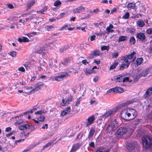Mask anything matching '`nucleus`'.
Here are the masks:
<instances>
[{"instance_id": "49530a36", "label": "nucleus", "mask_w": 152, "mask_h": 152, "mask_svg": "<svg viewBox=\"0 0 152 152\" xmlns=\"http://www.w3.org/2000/svg\"><path fill=\"white\" fill-rule=\"evenodd\" d=\"M54 28L53 26H47L45 27L46 30L48 31H51V30Z\"/></svg>"}, {"instance_id": "864d4df0", "label": "nucleus", "mask_w": 152, "mask_h": 152, "mask_svg": "<svg viewBox=\"0 0 152 152\" xmlns=\"http://www.w3.org/2000/svg\"><path fill=\"white\" fill-rule=\"evenodd\" d=\"M146 32L148 34H152V28H150L147 29Z\"/></svg>"}, {"instance_id": "412c9836", "label": "nucleus", "mask_w": 152, "mask_h": 152, "mask_svg": "<svg viewBox=\"0 0 152 152\" xmlns=\"http://www.w3.org/2000/svg\"><path fill=\"white\" fill-rule=\"evenodd\" d=\"M127 148L130 151H132L133 150L135 147V145L133 143H129L126 145Z\"/></svg>"}, {"instance_id": "5701e85b", "label": "nucleus", "mask_w": 152, "mask_h": 152, "mask_svg": "<svg viewBox=\"0 0 152 152\" xmlns=\"http://www.w3.org/2000/svg\"><path fill=\"white\" fill-rule=\"evenodd\" d=\"M95 132V130L94 129L91 128L89 132V133L88 138L89 139H90L93 136L94 132Z\"/></svg>"}, {"instance_id": "aec40b11", "label": "nucleus", "mask_w": 152, "mask_h": 152, "mask_svg": "<svg viewBox=\"0 0 152 152\" xmlns=\"http://www.w3.org/2000/svg\"><path fill=\"white\" fill-rule=\"evenodd\" d=\"M35 2V0H32L30 2H28L27 4V10H28L30 9L31 7L34 5Z\"/></svg>"}, {"instance_id": "0eeeda50", "label": "nucleus", "mask_w": 152, "mask_h": 152, "mask_svg": "<svg viewBox=\"0 0 152 152\" xmlns=\"http://www.w3.org/2000/svg\"><path fill=\"white\" fill-rule=\"evenodd\" d=\"M46 112V111H42V110H40L39 111H38L37 112L35 113V114H39V115L37 117V120L40 121L42 122L44 121L45 117L44 115H43L41 114L42 113H45Z\"/></svg>"}, {"instance_id": "b1692460", "label": "nucleus", "mask_w": 152, "mask_h": 152, "mask_svg": "<svg viewBox=\"0 0 152 152\" xmlns=\"http://www.w3.org/2000/svg\"><path fill=\"white\" fill-rule=\"evenodd\" d=\"M32 126H30L26 124L24 125L20 126L19 127V129L21 130H24V129H27L29 128V127L31 128L32 127Z\"/></svg>"}, {"instance_id": "a211bd4d", "label": "nucleus", "mask_w": 152, "mask_h": 152, "mask_svg": "<svg viewBox=\"0 0 152 152\" xmlns=\"http://www.w3.org/2000/svg\"><path fill=\"white\" fill-rule=\"evenodd\" d=\"M145 24L143 20H139L136 22V25L140 27H143L145 25Z\"/></svg>"}, {"instance_id": "c85d7f7f", "label": "nucleus", "mask_w": 152, "mask_h": 152, "mask_svg": "<svg viewBox=\"0 0 152 152\" xmlns=\"http://www.w3.org/2000/svg\"><path fill=\"white\" fill-rule=\"evenodd\" d=\"M135 4L134 3H130L128 4L127 7L128 8L134 9L136 7Z\"/></svg>"}, {"instance_id": "37998d69", "label": "nucleus", "mask_w": 152, "mask_h": 152, "mask_svg": "<svg viewBox=\"0 0 152 152\" xmlns=\"http://www.w3.org/2000/svg\"><path fill=\"white\" fill-rule=\"evenodd\" d=\"M52 144V142H49L47 143L43 147L42 149L44 150L45 148H48Z\"/></svg>"}, {"instance_id": "a19ab883", "label": "nucleus", "mask_w": 152, "mask_h": 152, "mask_svg": "<svg viewBox=\"0 0 152 152\" xmlns=\"http://www.w3.org/2000/svg\"><path fill=\"white\" fill-rule=\"evenodd\" d=\"M139 122L140 121L139 119H137L133 121L132 124L134 126H136L139 124Z\"/></svg>"}, {"instance_id": "c9c22d12", "label": "nucleus", "mask_w": 152, "mask_h": 152, "mask_svg": "<svg viewBox=\"0 0 152 152\" xmlns=\"http://www.w3.org/2000/svg\"><path fill=\"white\" fill-rule=\"evenodd\" d=\"M81 100L82 97H80L79 98H78L76 100L75 106H78L79 105L80 102Z\"/></svg>"}, {"instance_id": "052dcab7", "label": "nucleus", "mask_w": 152, "mask_h": 152, "mask_svg": "<svg viewBox=\"0 0 152 152\" xmlns=\"http://www.w3.org/2000/svg\"><path fill=\"white\" fill-rule=\"evenodd\" d=\"M18 70L19 71H21L22 72H24L25 69L23 67H20L18 69Z\"/></svg>"}, {"instance_id": "ea45409f", "label": "nucleus", "mask_w": 152, "mask_h": 152, "mask_svg": "<svg viewBox=\"0 0 152 152\" xmlns=\"http://www.w3.org/2000/svg\"><path fill=\"white\" fill-rule=\"evenodd\" d=\"M119 55V53L118 52H115L112 54V58H116Z\"/></svg>"}, {"instance_id": "774afa93", "label": "nucleus", "mask_w": 152, "mask_h": 152, "mask_svg": "<svg viewBox=\"0 0 152 152\" xmlns=\"http://www.w3.org/2000/svg\"><path fill=\"white\" fill-rule=\"evenodd\" d=\"M108 151L107 150H99L97 151L96 152H108Z\"/></svg>"}, {"instance_id": "79ce46f5", "label": "nucleus", "mask_w": 152, "mask_h": 152, "mask_svg": "<svg viewBox=\"0 0 152 152\" xmlns=\"http://www.w3.org/2000/svg\"><path fill=\"white\" fill-rule=\"evenodd\" d=\"M32 62L31 61L26 62L24 64V66H29L32 65Z\"/></svg>"}, {"instance_id": "2eb2a0df", "label": "nucleus", "mask_w": 152, "mask_h": 152, "mask_svg": "<svg viewBox=\"0 0 152 152\" xmlns=\"http://www.w3.org/2000/svg\"><path fill=\"white\" fill-rule=\"evenodd\" d=\"M84 7L82 6H80L75 9L74 10V12L75 13H80L84 11Z\"/></svg>"}, {"instance_id": "423d86ee", "label": "nucleus", "mask_w": 152, "mask_h": 152, "mask_svg": "<svg viewBox=\"0 0 152 152\" xmlns=\"http://www.w3.org/2000/svg\"><path fill=\"white\" fill-rule=\"evenodd\" d=\"M143 96L145 99H149L152 97V87L148 88Z\"/></svg>"}, {"instance_id": "f704fd0d", "label": "nucleus", "mask_w": 152, "mask_h": 152, "mask_svg": "<svg viewBox=\"0 0 152 152\" xmlns=\"http://www.w3.org/2000/svg\"><path fill=\"white\" fill-rule=\"evenodd\" d=\"M37 91H38V90L36 87L35 86L34 88L32 89L30 91H28V92H26V93H27L28 94H30L33 93Z\"/></svg>"}, {"instance_id": "a878e982", "label": "nucleus", "mask_w": 152, "mask_h": 152, "mask_svg": "<svg viewBox=\"0 0 152 152\" xmlns=\"http://www.w3.org/2000/svg\"><path fill=\"white\" fill-rule=\"evenodd\" d=\"M114 80L118 82H122L121 75H119L114 77Z\"/></svg>"}, {"instance_id": "9d476101", "label": "nucleus", "mask_w": 152, "mask_h": 152, "mask_svg": "<svg viewBox=\"0 0 152 152\" xmlns=\"http://www.w3.org/2000/svg\"><path fill=\"white\" fill-rule=\"evenodd\" d=\"M95 116L94 115L89 117L87 119V122H86L85 123L86 126L88 127L92 124L95 120Z\"/></svg>"}, {"instance_id": "7ed1b4c3", "label": "nucleus", "mask_w": 152, "mask_h": 152, "mask_svg": "<svg viewBox=\"0 0 152 152\" xmlns=\"http://www.w3.org/2000/svg\"><path fill=\"white\" fill-rule=\"evenodd\" d=\"M122 80L123 82L129 81L130 82H132L134 83L137 81L138 80L137 75H134L133 76H131L129 73H126L121 75Z\"/></svg>"}, {"instance_id": "09e8293b", "label": "nucleus", "mask_w": 152, "mask_h": 152, "mask_svg": "<svg viewBox=\"0 0 152 152\" xmlns=\"http://www.w3.org/2000/svg\"><path fill=\"white\" fill-rule=\"evenodd\" d=\"M65 15V13L64 12L62 13L61 14H60L58 16V17H57L56 18L58 19H60L61 18H63L64 15Z\"/></svg>"}, {"instance_id": "dca6fc26", "label": "nucleus", "mask_w": 152, "mask_h": 152, "mask_svg": "<svg viewBox=\"0 0 152 152\" xmlns=\"http://www.w3.org/2000/svg\"><path fill=\"white\" fill-rule=\"evenodd\" d=\"M80 145L78 143L74 144L70 152H75L80 147Z\"/></svg>"}, {"instance_id": "bb28decb", "label": "nucleus", "mask_w": 152, "mask_h": 152, "mask_svg": "<svg viewBox=\"0 0 152 152\" xmlns=\"http://www.w3.org/2000/svg\"><path fill=\"white\" fill-rule=\"evenodd\" d=\"M127 39V37L126 36H121L118 38V42H120L121 41L126 40Z\"/></svg>"}, {"instance_id": "c03bdc74", "label": "nucleus", "mask_w": 152, "mask_h": 152, "mask_svg": "<svg viewBox=\"0 0 152 152\" xmlns=\"http://www.w3.org/2000/svg\"><path fill=\"white\" fill-rule=\"evenodd\" d=\"M132 101H129L123 103L122 105L123 106H125V105H129L132 103Z\"/></svg>"}, {"instance_id": "338daca9", "label": "nucleus", "mask_w": 152, "mask_h": 152, "mask_svg": "<svg viewBox=\"0 0 152 152\" xmlns=\"http://www.w3.org/2000/svg\"><path fill=\"white\" fill-rule=\"evenodd\" d=\"M98 79L99 77H96L94 78L93 80L94 82H96L98 81Z\"/></svg>"}, {"instance_id": "8fccbe9b", "label": "nucleus", "mask_w": 152, "mask_h": 152, "mask_svg": "<svg viewBox=\"0 0 152 152\" xmlns=\"http://www.w3.org/2000/svg\"><path fill=\"white\" fill-rule=\"evenodd\" d=\"M61 4V3L60 1H57L54 3V5L55 6H57L59 5H60Z\"/></svg>"}, {"instance_id": "4468645a", "label": "nucleus", "mask_w": 152, "mask_h": 152, "mask_svg": "<svg viewBox=\"0 0 152 152\" xmlns=\"http://www.w3.org/2000/svg\"><path fill=\"white\" fill-rule=\"evenodd\" d=\"M150 69L149 68H147L146 69L145 71H144L142 73H141L139 75L138 74L136 75H137L138 78L139 79L140 77L145 76L147 74L150 73Z\"/></svg>"}, {"instance_id": "0e129e2a", "label": "nucleus", "mask_w": 152, "mask_h": 152, "mask_svg": "<svg viewBox=\"0 0 152 152\" xmlns=\"http://www.w3.org/2000/svg\"><path fill=\"white\" fill-rule=\"evenodd\" d=\"M48 124H45L42 127V128L43 129H47L48 128Z\"/></svg>"}, {"instance_id": "20e7f679", "label": "nucleus", "mask_w": 152, "mask_h": 152, "mask_svg": "<svg viewBox=\"0 0 152 152\" xmlns=\"http://www.w3.org/2000/svg\"><path fill=\"white\" fill-rule=\"evenodd\" d=\"M142 142L143 147L146 149L152 148V138L149 136L142 137Z\"/></svg>"}, {"instance_id": "2f4dec72", "label": "nucleus", "mask_w": 152, "mask_h": 152, "mask_svg": "<svg viewBox=\"0 0 152 152\" xmlns=\"http://www.w3.org/2000/svg\"><path fill=\"white\" fill-rule=\"evenodd\" d=\"M130 16V14L129 12H126L124 15L123 16L122 18L123 19H128Z\"/></svg>"}, {"instance_id": "1a4fd4ad", "label": "nucleus", "mask_w": 152, "mask_h": 152, "mask_svg": "<svg viewBox=\"0 0 152 152\" xmlns=\"http://www.w3.org/2000/svg\"><path fill=\"white\" fill-rule=\"evenodd\" d=\"M72 96H70L65 99L63 98L62 101V105L63 106L68 105L72 101Z\"/></svg>"}, {"instance_id": "39448f33", "label": "nucleus", "mask_w": 152, "mask_h": 152, "mask_svg": "<svg viewBox=\"0 0 152 152\" xmlns=\"http://www.w3.org/2000/svg\"><path fill=\"white\" fill-rule=\"evenodd\" d=\"M118 126V122L115 120L112 121L108 125L106 129L108 132H111L115 130Z\"/></svg>"}, {"instance_id": "cd10ccee", "label": "nucleus", "mask_w": 152, "mask_h": 152, "mask_svg": "<svg viewBox=\"0 0 152 152\" xmlns=\"http://www.w3.org/2000/svg\"><path fill=\"white\" fill-rule=\"evenodd\" d=\"M36 53H45V50L44 48L42 47L38 49L37 50Z\"/></svg>"}, {"instance_id": "6ab92c4d", "label": "nucleus", "mask_w": 152, "mask_h": 152, "mask_svg": "<svg viewBox=\"0 0 152 152\" xmlns=\"http://www.w3.org/2000/svg\"><path fill=\"white\" fill-rule=\"evenodd\" d=\"M143 62V59L142 58H139L137 59L134 64L136 66L140 65Z\"/></svg>"}, {"instance_id": "5fc2aeb1", "label": "nucleus", "mask_w": 152, "mask_h": 152, "mask_svg": "<svg viewBox=\"0 0 152 152\" xmlns=\"http://www.w3.org/2000/svg\"><path fill=\"white\" fill-rule=\"evenodd\" d=\"M106 30L107 31V34H108L109 33H113L114 31V30L112 29H111L110 28H107Z\"/></svg>"}, {"instance_id": "393cba45", "label": "nucleus", "mask_w": 152, "mask_h": 152, "mask_svg": "<svg viewBox=\"0 0 152 152\" xmlns=\"http://www.w3.org/2000/svg\"><path fill=\"white\" fill-rule=\"evenodd\" d=\"M115 90V92L118 93H122L124 90L123 89L120 87H115L114 88Z\"/></svg>"}, {"instance_id": "6e6d98bb", "label": "nucleus", "mask_w": 152, "mask_h": 152, "mask_svg": "<svg viewBox=\"0 0 152 152\" xmlns=\"http://www.w3.org/2000/svg\"><path fill=\"white\" fill-rule=\"evenodd\" d=\"M118 61H115L114 63H113L110 66H116L118 65Z\"/></svg>"}, {"instance_id": "680f3d73", "label": "nucleus", "mask_w": 152, "mask_h": 152, "mask_svg": "<svg viewBox=\"0 0 152 152\" xmlns=\"http://www.w3.org/2000/svg\"><path fill=\"white\" fill-rule=\"evenodd\" d=\"M96 36L94 35L91 36L90 37V40L91 41H93L95 39Z\"/></svg>"}, {"instance_id": "a18cd8bd", "label": "nucleus", "mask_w": 152, "mask_h": 152, "mask_svg": "<svg viewBox=\"0 0 152 152\" xmlns=\"http://www.w3.org/2000/svg\"><path fill=\"white\" fill-rule=\"evenodd\" d=\"M10 55L12 57H15L16 56V53L15 51H12L10 53Z\"/></svg>"}, {"instance_id": "58836bf2", "label": "nucleus", "mask_w": 152, "mask_h": 152, "mask_svg": "<svg viewBox=\"0 0 152 152\" xmlns=\"http://www.w3.org/2000/svg\"><path fill=\"white\" fill-rule=\"evenodd\" d=\"M109 49V46H102L101 47V50H108Z\"/></svg>"}, {"instance_id": "e433bc0d", "label": "nucleus", "mask_w": 152, "mask_h": 152, "mask_svg": "<svg viewBox=\"0 0 152 152\" xmlns=\"http://www.w3.org/2000/svg\"><path fill=\"white\" fill-rule=\"evenodd\" d=\"M113 92H115L114 88H111L107 91L106 93V94L108 95L112 93Z\"/></svg>"}, {"instance_id": "13d9d810", "label": "nucleus", "mask_w": 152, "mask_h": 152, "mask_svg": "<svg viewBox=\"0 0 152 152\" xmlns=\"http://www.w3.org/2000/svg\"><path fill=\"white\" fill-rule=\"evenodd\" d=\"M68 114V113H67L65 111L63 110L61 112V115L62 116H64Z\"/></svg>"}, {"instance_id": "f3484780", "label": "nucleus", "mask_w": 152, "mask_h": 152, "mask_svg": "<svg viewBox=\"0 0 152 152\" xmlns=\"http://www.w3.org/2000/svg\"><path fill=\"white\" fill-rule=\"evenodd\" d=\"M115 111L114 110H111L107 112L105 114V117H107L109 116H111L115 113Z\"/></svg>"}, {"instance_id": "f8f14e48", "label": "nucleus", "mask_w": 152, "mask_h": 152, "mask_svg": "<svg viewBox=\"0 0 152 152\" xmlns=\"http://www.w3.org/2000/svg\"><path fill=\"white\" fill-rule=\"evenodd\" d=\"M97 67H93L92 68L91 67H88V68H87L85 71V72L86 74L87 75L93 73H94L96 71H94V69H97ZM99 68L98 67L97 69H99Z\"/></svg>"}, {"instance_id": "3c124183", "label": "nucleus", "mask_w": 152, "mask_h": 152, "mask_svg": "<svg viewBox=\"0 0 152 152\" xmlns=\"http://www.w3.org/2000/svg\"><path fill=\"white\" fill-rule=\"evenodd\" d=\"M64 110L66 112L69 113L71 111L70 107H67Z\"/></svg>"}, {"instance_id": "603ef678", "label": "nucleus", "mask_w": 152, "mask_h": 152, "mask_svg": "<svg viewBox=\"0 0 152 152\" xmlns=\"http://www.w3.org/2000/svg\"><path fill=\"white\" fill-rule=\"evenodd\" d=\"M23 122L22 119H20L17 122H16L15 124L17 125H19L23 123Z\"/></svg>"}, {"instance_id": "4d7b16f0", "label": "nucleus", "mask_w": 152, "mask_h": 152, "mask_svg": "<svg viewBox=\"0 0 152 152\" xmlns=\"http://www.w3.org/2000/svg\"><path fill=\"white\" fill-rule=\"evenodd\" d=\"M7 7L10 9H12L14 8V6L11 4H8L7 5Z\"/></svg>"}, {"instance_id": "7c9ffc66", "label": "nucleus", "mask_w": 152, "mask_h": 152, "mask_svg": "<svg viewBox=\"0 0 152 152\" xmlns=\"http://www.w3.org/2000/svg\"><path fill=\"white\" fill-rule=\"evenodd\" d=\"M99 54L100 53L99 51L96 50H94L91 53V55L92 56H99Z\"/></svg>"}, {"instance_id": "bf43d9fd", "label": "nucleus", "mask_w": 152, "mask_h": 152, "mask_svg": "<svg viewBox=\"0 0 152 152\" xmlns=\"http://www.w3.org/2000/svg\"><path fill=\"white\" fill-rule=\"evenodd\" d=\"M89 146L92 148H95V145L94 143V142H91L89 144Z\"/></svg>"}, {"instance_id": "72a5a7b5", "label": "nucleus", "mask_w": 152, "mask_h": 152, "mask_svg": "<svg viewBox=\"0 0 152 152\" xmlns=\"http://www.w3.org/2000/svg\"><path fill=\"white\" fill-rule=\"evenodd\" d=\"M37 33L36 32H33L31 33L25 34V35L27 36L28 37H32L34 36L37 35Z\"/></svg>"}, {"instance_id": "ddd939ff", "label": "nucleus", "mask_w": 152, "mask_h": 152, "mask_svg": "<svg viewBox=\"0 0 152 152\" xmlns=\"http://www.w3.org/2000/svg\"><path fill=\"white\" fill-rule=\"evenodd\" d=\"M136 37L137 39H138L142 41H144L145 39V36L144 33L142 32H140L137 34Z\"/></svg>"}, {"instance_id": "473e14b6", "label": "nucleus", "mask_w": 152, "mask_h": 152, "mask_svg": "<svg viewBox=\"0 0 152 152\" xmlns=\"http://www.w3.org/2000/svg\"><path fill=\"white\" fill-rule=\"evenodd\" d=\"M136 42L135 38L134 37H131L129 39V42L131 44L134 45Z\"/></svg>"}, {"instance_id": "69168bd1", "label": "nucleus", "mask_w": 152, "mask_h": 152, "mask_svg": "<svg viewBox=\"0 0 152 152\" xmlns=\"http://www.w3.org/2000/svg\"><path fill=\"white\" fill-rule=\"evenodd\" d=\"M82 63L84 64L85 65H86L88 63V62L86 59L83 60L82 61Z\"/></svg>"}, {"instance_id": "c756f323", "label": "nucleus", "mask_w": 152, "mask_h": 152, "mask_svg": "<svg viewBox=\"0 0 152 152\" xmlns=\"http://www.w3.org/2000/svg\"><path fill=\"white\" fill-rule=\"evenodd\" d=\"M43 85V84L41 82H39L37 84V86H35L37 90H39L41 88Z\"/></svg>"}, {"instance_id": "de8ad7c7", "label": "nucleus", "mask_w": 152, "mask_h": 152, "mask_svg": "<svg viewBox=\"0 0 152 152\" xmlns=\"http://www.w3.org/2000/svg\"><path fill=\"white\" fill-rule=\"evenodd\" d=\"M40 63V66H45V63L42 60H40L39 61Z\"/></svg>"}, {"instance_id": "9b49d317", "label": "nucleus", "mask_w": 152, "mask_h": 152, "mask_svg": "<svg viewBox=\"0 0 152 152\" xmlns=\"http://www.w3.org/2000/svg\"><path fill=\"white\" fill-rule=\"evenodd\" d=\"M68 76V73L67 72H64L62 73L61 75L55 77V79L57 81H60L63 80L64 77H67Z\"/></svg>"}, {"instance_id": "4c0bfd02", "label": "nucleus", "mask_w": 152, "mask_h": 152, "mask_svg": "<svg viewBox=\"0 0 152 152\" xmlns=\"http://www.w3.org/2000/svg\"><path fill=\"white\" fill-rule=\"evenodd\" d=\"M48 9V8L46 6H45L43 9L40 10V13H42V14H45L44 12L46 11Z\"/></svg>"}, {"instance_id": "f03ea898", "label": "nucleus", "mask_w": 152, "mask_h": 152, "mask_svg": "<svg viewBox=\"0 0 152 152\" xmlns=\"http://www.w3.org/2000/svg\"><path fill=\"white\" fill-rule=\"evenodd\" d=\"M135 54L136 53L134 51H133L129 55L122 57L121 60L122 61L123 64L121 66H129L130 65L131 63H133L135 60L136 57L134 58L131 61H129V60L132 59Z\"/></svg>"}, {"instance_id": "f257e3e1", "label": "nucleus", "mask_w": 152, "mask_h": 152, "mask_svg": "<svg viewBox=\"0 0 152 152\" xmlns=\"http://www.w3.org/2000/svg\"><path fill=\"white\" fill-rule=\"evenodd\" d=\"M137 115V113L135 110L128 108L123 109L121 113V118L128 121L134 119Z\"/></svg>"}, {"instance_id": "e2e57ef3", "label": "nucleus", "mask_w": 152, "mask_h": 152, "mask_svg": "<svg viewBox=\"0 0 152 152\" xmlns=\"http://www.w3.org/2000/svg\"><path fill=\"white\" fill-rule=\"evenodd\" d=\"M32 89V87H28L26 88V89L27 91V92H28V91H30Z\"/></svg>"}, {"instance_id": "6e6552de", "label": "nucleus", "mask_w": 152, "mask_h": 152, "mask_svg": "<svg viewBox=\"0 0 152 152\" xmlns=\"http://www.w3.org/2000/svg\"><path fill=\"white\" fill-rule=\"evenodd\" d=\"M127 131V129L126 127H120L117 130L116 134L117 135L121 136L125 134Z\"/></svg>"}, {"instance_id": "4be33fe9", "label": "nucleus", "mask_w": 152, "mask_h": 152, "mask_svg": "<svg viewBox=\"0 0 152 152\" xmlns=\"http://www.w3.org/2000/svg\"><path fill=\"white\" fill-rule=\"evenodd\" d=\"M18 40L19 42H28L29 40L28 38L26 37H23L22 38H19Z\"/></svg>"}]
</instances>
